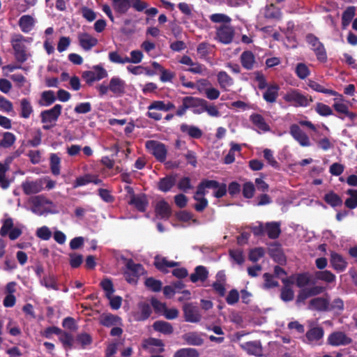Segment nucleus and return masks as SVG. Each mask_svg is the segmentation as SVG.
Instances as JSON below:
<instances>
[{
	"label": "nucleus",
	"instance_id": "1",
	"mask_svg": "<svg viewBox=\"0 0 357 357\" xmlns=\"http://www.w3.org/2000/svg\"><path fill=\"white\" fill-rule=\"evenodd\" d=\"M182 105L176 111L177 116H183L188 109H191L195 114H201L205 112L207 101L194 96H185L181 99Z\"/></svg>",
	"mask_w": 357,
	"mask_h": 357
},
{
	"label": "nucleus",
	"instance_id": "2",
	"mask_svg": "<svg viewBox=\"0 0 357 357\" xmlns=\"http://www.w3.org/2000/svg\"><path fill=\"white\" fill-rule=\"evenodd\" d=\"M62 105H55L52 108L42 111L40 114L41 122L44 124L43 128L49 130L55 125L61 114Z\"/></svg>",
	"mask_w": 357,
	"mask_h": 357
},
{
	"label": "nucleus",
	"instance_id": "3",
	"mask_svg": "<svg viewBox=\"0 0 357 357\" xmlns=\"http://www.w3.org/2000/svg\"><path fill=\"white\" fill-rule=\"evenodd\" d=\"M126 268L123 275L130 284H137L139 278L145 273L144 266L141 264L135 263L132 259L127 260Z\"/></svg>",
	"mask_w": 357,
	"mask_h": 357
},
{
	"label": "nucleus",
	"instance_id": "4",
	"mask_svg": "<svg viewBox=\"0 0 357 357\" xmlns=\"http://www.w3.org/2000/svg\"><path fill=\"white\" fill-rule=\"evenodd\" d=\"M26 41L22 34H14L12 36L10 43L14 50V55L16 61L19 63H24L27 60L26 47L24 42Z\"/></svg>",
	"mask_w": 357,
	"mask_h": 357
},
{
	"label": "nucleus",
	"instance_id": "5",
	"mask_svg": "<svg viewBox=\"0 0 357 357\" xmlns=\"http://www.w3.org/2000/svg\"><path fill=\"white\" fill-rule=\"evenodd\" d=\"M145 147L158 162H164L166 160L167 149L163 143L156 140H148Z\"/></svg>",
	"mask_w": 357,
	"mask_h": 357
},
{
	"label": "nucleus",
	"instance_id": "6",
	"mask_svg": "<svg viewBox=\"0 0 357 357\" xmlns=\"http://www.w3.org/2000/svg\"><path fill=\"white\" fill-rule=\"evenodd\" d=\"M107 70L100 65L93 66L91 70H86L82 73V78L86 83L91 85L93 82L107 77Z\"/></svg>",
	"mask_w": 357,
	"mask_h": 357
},
{
	"label": "nucleus",
	"instance_id": "7",
	"mask_svg": "<svg viewBox=\"0 0 357 357\" xmlns=\"http://www.w3.org/2000/svg\"><path fill=\"white\" fill-rule=\"evenodd\" d=\"M306 40L312 46V49L314 52L317 60L320 62L325 63L327 61V54L324 44L312 33L307 35Z\"/></svg>",
	"mask_w": 357,
	"mask_h": 357
},
{
	"label": "nucleus",
	"instance_id": "8",
	"mask_svg": "<svg viewBox=\"0 0 357 357\" xmlns=\"http://www.w3.org/2000/svg\"><path fill=\"white\" fill-rule=\"evenodd\" d=\"M283 98L286 102L292 103L295 107H307L313 101L311 97L308 98L296 89H292L286 93Z\"/></svg>",
	"mask_w": 357,
	"mask_h": 357
},
{
	"label": "nucleus",
	"instance_id": "9",
	"mask_svg": "<svg viewBox=\"0 0 357 357\" xmlns=\"http://www.w3.org/2000/svg\"><path fill=\"white\" fill-rule=\"evenodd\" d=\"M352 342V338L342 331H334L327 338V344L333 347L347 346Z\"/></svg>",
	"mask_w": 357,
	"mask_h": 357
},
{
	"label": "nucleus",
	"instance_id": "10",
	"mask_svg": "<svg viewBox=\"0 0 357 357\" xmlns=\"http://www.w3.org/2000/svg\"><path fill=\"white\" fill-rule=\"evenodd\" d=\"M296 297V303H303L310 297L319 295L325 291L326 288L323 286L314 285L310 287L300 288Z\"/></svg>",
	"mask_w": 357,
	"mask_h": 357
},
{
	"label": "nucleus",
	"instance_id": "11",
	"mask_svg": "<svg viewBox=\"0 0 357 357\" xmlns=\"http://www.w3.org/2000/svg\"><path fill=\"white\" fill-rule=\"evenodd\" d=\"M29 203L31 204V211L38 215H43L45 212H49V211H45L41 208L44 205H53L52 201L47 199L43 195H36L30 197Z\"/></svg>",
	"mask_w": 357,
	"mask_h": 357
},
{
	"label": "nucleus",
	"instance_id": "12",
	"mask_svg": "<svg viewBox=\"0 0 357 357\" xmlns=\"http://www.w3.org/2000/svg\"><path fill=\"white\" fill-rule=\"evenodd\" d=\"M184 319L190 323H198L202 319L198 307L192 303H185L183 306Z\"/></svg>",
	"mask_w": 357,
	"mask_h": 357
},
{
	"label": "nucleus",
	"instance_id": "13",
	"mask_svg": "<svg viewBox=\"0 0 357 357\" xmlns=\"http://www.w3.org/2000/svg\"><path fill=\"white\" fill-rule=\"evenodd\" d=\"M289 132L293 138L297 141L301 146H310V142L308 136L304 132L298 125L292 124L289 128Z\"/></svg>",
	"mask_w": 357,
	"mask_h": 357
},
{
	"label": "nucleus",
	"instance_id": "14",
	"mask_svg": "<svg viewBox=\"0 0 357 357\" xmlns=\"http://www.w3.org/2000/svg\"><path fill=\"white\" fill-rule=\"evenodd\" d=\"M216 36L218 40L223 44H229L234 36V29L229 25H222L217 29Z\"/></svg>",
	"mask_w": 357,
	"mask_h": 357
},
{
	"label": "nucleus",
	"instance_id": "15",
	"mask_svg": "<svg viewBox=\"0 0 357 357\" xmlns=\"http://www.w3.org/2000/svg\"><path fill=\"white\" fill-rule=\"evenodd\" d=\"M126 84L119 77H112L109 81L108 88L116 96H121L126 92Z\"/></svg>",
	"mask_w": 357,
	"mask_h": 357
},
{
	"label": "nucleus",
	"instance_id": "16",
	"mask_svg": "<svg viewBox=\"0 0 357 357\" xmlns=\"http://www.w3.org/2000/svg\"><path fill=\"white\" fill-rule=\"evenodd\" d=\"M78 41L79 46L85 51L91 50L98 43L97 38L86 32L78 34Z\"/></svg>",
	"mask_w": 357,
	"mask_h": 357
},
{
	"label": "nucleus",
	"instance_id": "17",
	"mask_svg": "<svg viewBox=\"0 0 357 357\" xmlns=\"http://www.w3.org/2000/svg\"><path fill=\"white\" fill-rule=\"evenodd\" d=\"M330 264L332 268L337 273L344 271L348 264L341 255L333 251L331 252Z\"/></svg>",
	"mask_w": 357,
	"mask_h": 357
},
{
	"label": "nucleus",
	"instance_id": "18",
	"mask_svg": "<svg viewBox=\"0 0 357 357\" xmlns=\"http://www.w3.org/2000/svg\"><path fill=\"white\" fill-rule=\"evenodd\" d=\"M241 347L250 355L261 356L263 349L259 340L249 341L240 344Z\"/></svg>",
	"mask_w": 357,
	"mask_h": 357
},
{
	"label": "nucleus",
	"instance_id": "19",
	"mask_svg": "<svg viewBox=\"0 0 357 357\" xmlns=\"http://www.w3.org/2000/svg\"><path fill=\"white\" fill-rule=\"evenodd\" d=\"M128 204L133 206L138 211L144 212L149 205V200L146 195L142 193L132 196Z\"/></svg>",
	"mask_w": 357,
	"mask_h": 357
},
{
	"label": "nucleus",
	"instance_id": "20",
	"mask_svg": "<svg viewBox=\"0 0 357 357\" xmlns=\"http://www.w3.org/2000/svg\"><path fill=\"white\" fill-rule=\"evenodd\" d=\"M99 323L100 325L107 328L123 325L121 318L118 315L111 313L102 314L100 317Z\"/></svg>",
	"mask_w": 357,
	"mask_h": 357
},
{
	"label": "nucleus",
	"instance_id": "21",
	"mask_svg": "<svg viewBox=\"0 0 357 357\" xmlns=\"http://www.w3.org/2000/svg\"><path fill=\"white\" fill-rule=\"evenodd\" d=\"M176 174H169L160 178L158 183V188L163 192H167L175 185L176 182Z\"/></svg>",
	"mask_w": 357,
	"mask_h": 357
},
{
	"label": "nucleus",
	"instance_id": "22",
	"mask_svg": "<svg viewBox=\"0 0 357 357\" xmlns=\"http://www.w3.org/2000/svg\"><path fill=\"white\" fill-rule=\"evenodd\" d=\"M250 121L257 128L259 133H260V131L267 132L271 130L270 126L266 123L264 117L261 114L257 113L252 114L250 116Z\"/></svg>",
	"mask_w": 357,
	"mask_h": 357
},
{
	"label": "nucleus",
	"instance_id": "23",
	"mask_svg": "<svg viewBox=\"0 0 357 357\" xmlns=\"http://www.w3.org/2000/svg\"><path fill=\"white\" fill-rule=\"evenodd\" d=\"M155 267L164 273H167L169 271L167 268H174L178 266V262L174 261H168L166 257L156 256L154 260Z\"/></svg>",
	"mask_w": 357,
	"mask_h": 357
},
{
	"label": "nucleus",
	"instance_id": "24",
	"mask_svg": "<svg viewBox=\"0 0 357 357\" xmlns=\"http://www.w3.org/2000/svg\"><path fill=\"white\" fill-rule=\"evenodd\" d=\"M314 280L312 284L317 281H323L326 283H333L335 281L336 276L331 271L328 270H319L314 271L313 273Z\"/></svg>",
	"mask_w": 357,
	"mask_h": 357
},
{
	"label": "nucleus",
	"instance_id": "25",
	"mask_svg": "<svg viewBox=\"0 0 357 357\" xmlns=\"http://www.w3.org/2000/svg\"><path fill=\"white\" fill-rule=\"evenodd\" d=\"M280 86L277 84H269L263 93L264 100L268 103H274L278 97Z\"/></svg>",
	"mask_w": 357,
	"mask_h": 357
},
{
	"label": "nucleus",
	"instance_id": "26",
	"mask_svg": "<svg viewBox=\"0 0 357 357\" xmlns=\"http://www.w3.org/2000/svg\"><path fill=\"white\" fill-rule=\"evenodd\" d=\"M324 335V330L321 326H315L309 329L305 333V337L309 343L317 342Z\"/></svg>",
	"mask_w": 357,
	"mask_h": 357
},
{
	"label": "nucleus",
	"instance_id": "27",
	"mask_svg": "<svg viewBox=\"0 0 357 357\" xmlns=\"http://www.w3.org/2000/svg\"><path fill=\"white\" fill-rule=\"evenodd\" d=\"M178 62L181 64L191 66L186 70L194 74H202L203 73V66L199 63H195L188 55H183Z\"/></svg>",
	"mask_w": 357,
	"mask_h": 357
},
{
	"label": "nucleus",
	"instance_id": "28",
	"mask_svg": "<svg viewBox=\"0 0 357 357\" xmlns=\"http://www.w3.org/2000/svg\"><path fill=\"white\" fill-rule=\"evenodd\" d=\"M137 306L139 312L136 314V320L144 321L148 319L152 313L151 305L146 302L142 301L138 303Z\"/></svg>",
	"mask_w": 357,
	"mask_h": 357
},
{
	"label": "nucleus",
	"instance_id": "29",
	"mask_svg": "<svg viewBox=\"0 0 357 357\" xmlns=\"http://www.w3.org/2000/svg\"><path fill=\"white\" fill-rule=\"evenodd\" d=\"M180 130L182 133L188 135L193 139H199L203 135L202 130L197 126L182 123L180 126Z\"/></svg>",
	"mask_w": 357,
	"mask_h": 357
},
{
	"label": "nucleus",
	"instance_id": "30",
	"mask_svg": "<svg viewBox=\"0 0 357 357\" xmlns=\"http://www.w3.org/2000/svg\"><path fill=\"white\" fill-rule=\"evenodd\" d=\"M155 213L162 219H169L172 215L169 204L164 199L158 202L155 206Z\"/></svg>",
	"mask_w": 357,
	"mask_h": 357
},
{
	"label": "nucleus",
	"instance_id": "31",
	"mask_svg": "<svg viewBox=\"0 0 357 357\" xmlns=\"http://www.w3.org/2000/svg\"><path fill=\"white\" fill-rule=\"evenodd\" d=\"M265 234L270 239L278 238L281 234L280 223L278 222H268L265 224Z\"/></svg>",
	"mask_w": 357,
	"mask_h": 357
},
{
	"label": "nucleus",
	"instance_id": "32",
	"mask_svg": "<svg viewBox=\"0 0 357 357\" xmlns=\"http://www.w3.org/2000/svg\"><path fill=\"white\" fill-rule=\"evenodd\" d=\"M18 25L22 32L29 33L34 27V18L29 15H22L18 21Z\"/></svg>",
	"mask_w": 357,
	"mask_h": 357
},
{
	"label": "nucleus",
	"instance_id": "33",
	"mask_svg": "<svg viewBox=\"0 0 357 357\" xmlns=\"http://www.w3.org/2000/svg\"><path fill=\"white\" fill-rule=\"evenodd\" d=\"M240 61L242 66L245 69L250 70L254 68L255 56L251 51H244L241 54Z\"/></svg>",
	"mask_w": 357,
	"mask_h": 357
},
{
	"label": "nucleus",
	"instance_id": "34",
	"mask_svg": "<svg viewBox=\"0 0 357 357\" xmlns=\"http://www.w3.org/2000/svg\"><path fill=\"white\" fill-rule=\"evenodd\" d=\"M208 277V271L204 266H197L195 272L190 276L191 282L195 283L198 281L204 282Z\"/></svg>",
	"mask_w": 357,
	"mask_h": 357
},
{
	"label": "nucleus",
	"instance_id": "35",
	"mask_svg": "<svg viewBox=\"0 0 357 357\" xmlns=\"http://www.w3.org/2000/svg\"><path fill=\"white\" fill-rule=\"evenodd\" d=\"M22 188L25 195H29L40 192L42 190L43 187L40 182L26 181L22 183Z\"/></svg>",
	"mask_w": 357,
	"mask_h": 357
},
{
	"label": "nucleus",
	"instance_id": "36",
	"mask_svg": "<svg viewBox=\"0 0 357 357\" xmlns=\"http://www.w3.org/2000/svg\"><path fill=\"white\" fill-rule=\"evenodd\" d=\"M183 340L189 345L201 346L204 344V340L197 332H189L182 336Z\"/></svg>",
	"mask_w": 357,
	"mask_h": 357
},
{
	"label": "nucleus",
	"instance_id": "37",
	"mask_svg": "<svg viewBox=\"0 0 357 357\" xmlns=\"http://www.w3.org/2000/svg\"><path fill=\"white\" fill-rule=\"evenodd\" d=\"M154 331L163 333L165 335H170L173 333L174 328L172 325L165 321H156L153 324Z\"/></svg>",
	"mask_w": 357,
	"mask_h": 357
},
{
	"label": "nucleus",
	"instance_id": "38",
	"mask_svg": "<svg viewBox=\"0 0 357 357\" xmlns=\"http://www.w3.org/2000/svg\"><path fill=\"white\" fill-rule=\"evenodd\" d=\"M59 340L66 351L73 348L74 337L71 333L62 330V333L59 335Z\"/></svg>",
	"mask_w": 357,
	"mask_h": 357
},
{
	"label": "nucleus",
	"instance_id": "39",
	"mask_svg": "<svg viewBox=\"0 0 357 357\" xmlns=\"http://www.w3.org/2000/svg\"><path fill=\"white\" fill-rule=\"evenodd\" d=\"M329 303L327 299L322 297H317L310 301V307L317 311H327Z\"/></svg>",
	"mask_w": 357,
	"mask_h": 357
},
{
	"label": "nucleus",
	"instance_id": "40",
	"mask_svg": "<svg viewBox=\"0 0 357 357\" xmlns=\"http://www.w3.org/2000/svg\"><path fill=\"white\" fill-rule=\"evenodd\" d=\"M294 279L296 285L298 288H304L308 284H312L308 272L297 273L294 275Z\"/></svg>",
	"mask_w": 357,
	"mask_h": 357
},
{
	"label": "nucleus",
	"instance_id": "41",
	"mask_svg": "<svg viewBox=\"0 0 357 357\" xmlns=\"http://www.w3.org/2000/svg\"><path fill=\"white\" fill-rule=\"evenodd\" d=\"M112 6L116 13L119 14H125L131 7L129 0H112Z\"/></svg>",
	"mask_w": 357,
	"mask_h": 357
},
{
	"label": "nucleus",
	"instance_id": "42",
	"mask_svg": "<svg viewBox=\"0 0 357 357\" xmlns=\"http://www.w3.org/2000/svg\"><path fill=\"white\" fill-rule=\"evenodd\" d=\"M307 84L312 90H314L317 92H319V93H325V94H328V95H331V96H338L342 97V96L339 94L337 91L332 90V89H326L322 85H321L320 84H319L318 82H317L315 81L309 80Z\"/></svg>",
	"mask_w": 357,
	"mask_h": 357
},
{
	"label": "nucleus",
	"instance_id": "43",
	"mask_svg": "<svg viewBox=\"0 0 357 357\" xmlns=\"http://www.w3.org/2000/svg\"><path fill=\"white\" fill-rule=\"evenodd\" d=\"M33 112V106L29 100L22 98L20 100V116L23 119H29Z\"/></svg>",
	"mask_w": 357,
	"mask_h": 357
},
{
	"label": "nucleus",
	"instance_id": "44",
	"mask_svg": "<svg viewBox=\"0 0 357 357\" xmlns=\"http://www.w3.org/2000/svg\"><path fill=\"white\" fill-rule=\"evenodd\" d=\"M334 109L339 114H342L349 117L351 121H354L357 115L356 113L350 112L347 105L340 102H335L333 105Z\"/></svg>",
	"mask_w": 357,
	"mask_h": 357
},
{
	"label": "nucleus",
	"instance_id": "45",
	"mask_svg": "<svg viewBox=\"0 0 357 357\" xmlns=\"http://www.w3.org/2000/svg\"><path fill=\"white\" fill-rule=\"evenodd\" d=\"M324 201L332 207L340 206L342 204L341 197L333 191L326 193L324 197Z\"/></svg>",
	"mask_w": 357,
	"mask_h": 357
},
{
	"label": "nucleus",
	"instance_id": "46",
	"mask_svg": "<svg viewBox=\"0 0 357 357\" xmlns=\"http://www.w3.org/2000/svg\"><path fill=\"white\" fill-rule=\"evenodd\" d=\"M143 348L158 347L159 353L165 351V344L162 340L154 337H149L144 341Z\"/></svg>",
	"mask_w": 357,
	"mask_h": 357
},
{
	"label": "nucleus",
	"instance_id": "47",
	"mask_svg": "<svg viewBox=\"0 0 357 357\" xmlns=\"http://www.w3.org/2000/svg\"><path fill=\"white\" fill-rule=\"evenodd\" d=\"M76 342L80 345L81 349H85L93 342L92 336L87 333H81L77 335Z\"/></svg>",
	"mask_w": 357,
	"mask_h": 357
},
{
	"label": "nucleus",
	"instance_id": "48",
	"mask_svg": "<svg viewBox=\"0 0 357 357\" xmlns=\"http://www.w3.org/2000/svg\"><path fill=\"white\" fill-rule=\"evenodd\" d=\"M16 141L15 135L10 132H5L3 134V137L0 140V147L8 149L11 147Z\"/></svg>",
	"mask_w": 357,
	"mask_h": 357
},
{
	"label": "nucleus",
	"instance_id": "49",
	"mask_svg": "<svg viewBox=\"0 0 357 357\" xmlns=\"http://www.w3.org/2000/svg\"><path fill=\"white\" fill-rule=\"evenodd\" d=\"M199 353L197 349L194 348H182L177 350L174 357H199Z\"/></svg>",
	"mask_w": 357,
	"mask_h": 357
},
{
	"label": "nucleus",
	"instance_id": "50",
	"mask_svg": "<svg viewBox=\"0 0 357 357\" xmlns=\"http://www.w3.org/2000/svg\"><path fill=\"white\" fill-rule=\"evenodd\" d=\"M347 194L350 197L344 202V205L349 209H354L357 206V190L349 189Z\"/></svg>",
	"mask_w": 357,
	"mask_h": 357
},
{
	"label": "nucleus",
	"instance_id": "51",
	"mask_svg": "<svg viewBox=\"0 0 357 357\" xmlns=\"http://www.w3.org/2000/svg\"><path fill=\"white\" fill-rule=\"evenodd\" d=\"M217 77L221 88L225 89L231 86L234 83L233 79L225 71L219 72Z\"/></svg>",
	"mask_w": 357,
	"mask_h": 357
},
{
	"label": "nucleus",
	"instance_id": "52",
	"mask_svg": "<svg viewBox=\"0 0 357 357\" xmlns=\"http://www.w3.org/2000/svg\"><path fill=\"white\" fill-rule=\"evenodd\" d=\"M41 285L48 289L58 290L56 279L54 275L44 276L40 281Z\"/></svg>",
	"mask_w": 357,
	"mask_h": 357
},
{
	"label": "nucleus",
	"instance_id": "53",
	"mask_svg": "<svg viewBox=\"0 0 357 357\" xmlns=\"http://www.w3.org/2000/svg\"><path fill=\"white\" fill-rule=\"evenodd\" d=\"M56 97L53 91H45L41 94V100L39 103L43 106H50L54 102Z\"/></svg>",
	"mask_w": 357,
	"mask_h": 357
},
{
	"label": "nucleus",
	"instance_id": "54",
	"mask_svg": "<svg viewBox=\"0 0 357 357\" xmlns=\"http://www.w3.org/2000/svg\"><path fill=\"white\" fill-rule=\"evenodd\" d=\"M60 158L56 153H52L50 155V169L53 175L60 174Z\"/></svg>",
	"mask_w": 357,
	"mask_h": 357
},
{
	"label": "nucleus",
	"instance_id": "55",
	"mask_svg": "<svg viewBox=\"0 0 357 357\" xmlns=\"http://www.w3.org/2000/svg\"><path fill=\"white\" fill-rule=\"evenodd\" d=\"M145 286L153 292H158L162 289V282L152 277L148 278L144 282Z\"/></svg>",
	"mask_w": 357,
	"mask_h": 357
},
{
	"label": "nucleus",
	"instance_id": "56",
	"mask_svg": "<svg viewBox=\"0 0 357 357\" xmlns=\"http://www.w3.org/2000/svg\"><path fill=\"white\" fill-rule=\"evenodd\" d=\"M356 8L354 6H349L342 13V23L343 26L348 25L355 16Z\"/></svg>",
	"mask_w": 357,
	"mask_h": 357
},
{
	"label": "nucleus",
	"instance_id": "57",
	"mask_svg": "<svg viewBox=\"0 0 357 357\" xmlns=\"http://www.w3.org/2000/svg\"><path fill=\"white\" fill-rule=\"evenodd\" d=\"M13 220L10 217H8L2 220V226L0 229V235L6 236L8 232L13 228Z\"/></svg>",
	"mask_w": 357,
	"mask_h": 357
},
{
	"label": "nucleus",
	"instance_id": "58",
	"mask_svg": "<svg viewBox=\"0 0 357 357\" xmlns=\"http://www.w3.org/2000/svg\"><path fill=\"white\" fill-rule=\"evenodd\" d=\"M295 73L301 79H305L310 75L308 67L303 63H298L295 69Z\"/></svg>",
	"mask_w": 357,
	"mask_h": 357
},
{
	"label": "nucleus",
	"instance_id": "59",
	"mask_svg": "<svg viewBox=\"0 0 357 357\" xmlns=\"http://www.w3.org/2000/svg\"><path fill=\"white\" fill-rule=\"evenodd\" d=\"M265 252L264 249L261 247L255 248L254 249L250 250L248 259L250 261L252 262H257L261 257L264 256Z\"/></svg>",
	"mask_w": 357,
	"mask_h": 357
},
{
	"label": "nucleus",
	"instance_id": "60",
	"mask_svg": "<svg viewBox=\"0 0 357 357\" xmlns=\"http://www.w3.org/2000/svg\"><path fill=\"white\" fill-rule=\"evenodd\" d=\"M8 169V167L0 162V186L3 189L8 188L10 185V181L6 178V173Z\"/></svg>",
	"mask_w": 357,
	"mask_h": 357
},
{
	"label": "nucleus",
	"instance_id": "61",
	"mask_svg": "<svg viewBox=\"0 0 357 357\" xmlns=\"http://www.w3.org/2000/svg\"><path fill=\"white\" fill-rule=\"evenodd\" d=\"M264 279V283L263 285L264 289H268L279 286L278 281L274 280L273 275L269 273H265L263 275Z\"/></svg>",
	"mask_w": 357,
	"mask_h": 357
},
{
	"label": "nucleus",
	"instance_id": "62",
	"mask_svg": "<svg viewBox=\"0 0 357 357\" xmlns=\"http://www.w3.org/2000/svg\"><path fill=\"white\" fill-rule=\"evenodd\" d=\"M177 188L179 190L187 192L189 190L193 188L191 184V179L188 176L181 178L177 183Z\"/></svg>",
	"mask_w": 357,
	"mask_h": 357
},
{
	"label": "nucleus",
	"instance_id": "63",
	"mask_svg": "<svg viewBox=\"0 0 357 357\" xmlns=\"http://www.w3.org/2000/svg\"><path fill=\"white\" fill-rule=\"evenodd\" d=\"M100 286L105 291L107 298H110V296L114 292L113 282L110 279L105 278L100 282Z\"/></svg>",
	"mask_w": 357,
	"mask_h": 357
},
{
	"label": "nucleus",
	"instance_id": "64",
	"mask_svg": "<svg viewBox=\"0 0 357 357\" xmlns=\"http://www.w3.org/2000/svg\"><path fill=\"white\" fill-rule=\"evenodd\" d=\"M294 298V292L289 287H282L280 292V298L284 302L291 301Z\"/></svg>",
	"mask_w": 357,
	"mask_h": 357
}]
</instances>
